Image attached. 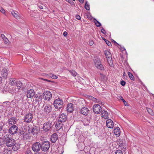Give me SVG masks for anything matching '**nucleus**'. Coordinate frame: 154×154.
<instances>
[{"label":"nucleus","instance_id":"obj_1","mask_svg":"<svg viewBox=\"0 0 154 154\" xmlns=\"http://www.w3.org/2000/svg\"><path fill=\"white\" fill-rule=\"evenodd\" d=\"M9 85L11 86H14L16 89L17 90H15V92H17L18 91L20 90L22 88L23 85V83L21 82L17 81L16 79L14 78H11L10 79Z\"/></svg>","mask_w":154,"mask_h":154},{"label":"nucleus","instance_id":"obj_2","mask_svg":"<svg viewBox=\"0 0 154 154\" xmlns=\"http://www.w3.org/2000/svg\"><path fill=\"white\" fill-rule=\"evenodd\" d=\"M4 139L5 145L8 147H11L15 142V140L11 137V135L9 134L5 135Z\"/></svg>","mask_w":154,"mask_h":154},{"label":"nucleus","instance_id":"obj_3","mask_svg":"<svg viewBox=\"0 0 154 154\" xmlns=\"http://www.w3.org/2000/svg\"><path fill=\"white\" fill-rule=\"evenodd\" d=\"M94 61L95 66L98 69L103 70L104 67L102 64L101 63V62L100 58L96 56L94 57Z\"/></svg>","mask_w":154,"mask_h":154},{"label":"nucleus","instance_id":"obj_4","mask_svg":"<svg viewBox=\"0 0 154 154\" xmlns=\"http://www.w3.org/2000/svg\"><path fill=\"white\" fill-rule=\"evenodd\" d=\"M63 100L60 98H58L55 100L54 102V107L56 109H60L63 106Z\"/></svg>","mask_w":154,"mask_h":154},{"label":"nucleus","instance_id":"obj_5","mask_svg":"<svg viewBox=\"0 0 154 154\" xmlns=\"http://www.w3.org/2000/svg\"><path fill=\"white\" fill-rule=\"evenodd\" d=\"M107 62L110 66H112L113 65V63L112 59V55L110 52L108 50H105L104 51Z\"/></svg>","mask_w":154,"mask_h":154},{"label":"nucleus","instance_id":"obj_6","mask_svg":"<svg viewBox=\"0 0 154 154\" xmlns=\"http://www.w3.org/2000/svg\"><path fill=\"white\" fill-rule=\"evenodd\" d=\"M28 128L29 133L33 135L36 134L40 131L39 128H37L36 126L32 127L31 125L29 126Z\"/></svg>","mask_w":154,"mask_h":154},{"label":"nucleus","instance_id":"obj_7","mask_svg":"<svg viewBox=\"0 0 154 154\" xmlns=\"http://www.w3.org/2000/svg\"><path fill=\"white\" fill-rule=\"evenodd\" d=\"M50 147V143L48 141H45L41 145L42 150L44 152L47 151Z\"/></svg>","mask_w":154,"mask_h":154},{"label":"nucleus","instance_id":"obj_8","mask_svg":"<svg viewBox=\"0 0 154 154\" xmlns=\"http://www.w3.org/2000/svg\"><path fill=\"white\" fill-rule=\"evenodd\" d=\"M43 97L45 100L48 101L52 98V94L50 91H45L43 93Z\"/></svg>","mask_w":154,"mask_h":154},{"label":"nucleus","instance_id":"obj_9","mask_svg":"<svg viewBox=\"0 0 154 154\" xmlns=\"http://www.w3.org/2000/svg\"><path fill=\"white\" fill-rule=\"evenodd\" d=\"M52 124L50 122H47L43 125L44 130L46 132L50 131L52 128Z\"/></svg>","mask_w":154,"mask_h":154},{"label":"nucleus","instance_id":"obj_10","mask_svg":"<svg viewBox=\"0 0 154 154\" xmlns=\"http://www.w3.org/2000/svg\"><path fill=\"white\" fill-rule=\"evenodd\" d=\"M18 127L16 125H13L9 129L8 132L10 134L14 135L17 132Z\"/></svg>","mask_w":154,"mask_h":154},{"label":"nucleus","instance_id":"obj_11","mask_svg":"<svg viewBox=\"0 0 154 154\" xmlns=\"http://www.w3.org/2000/svg\"><path fill=\"white\" fill-rule=\"evenodd\" d=\"M41 144L39 142H36L34 143L32 147V150L35 152H38L40 149Z\"/></svg>","mask_w":154,"mask_h":154},{"label":"nucleus","instance_id":"obj_12","mask_svg":"<svg viewBox=\"0 0 154 154\" xmlns=\"http://www.w3.org/2000/svg\"><path fill=\"white\" fill-rule=\"evenodd\" d=\"M33 115L30 113H28L25 115L24 117V121L27 123L30 122L32 120Z\"/></svg>","mask_w":154,"mask_h":154},{"label":"nucleus","instance_id":"obj_13","mask_svg":"<svg viewBox=\"0 0 154 154\" xmlns=\"http://www.w3.org/2000/svg\"><path fill=\"white\" fill-rule=\"evenodd\" d=\"M101 109L100 106L98 104L94 105L93 106V111L95 113L99 114L100 112L101 111Z\"/></svg>","mask_w":154,"mask_h":154},{"label":"nucleus","instance_id":"obj_14","mask_svg":"<svg viewBox=\"0 0 154 154\" xmlns=\"http://www.w3.org/2000/svg\"><path fill=\"white\" fill-rule=\"evenodd\" d=\"M80 113L85 116L87 115L89 112V110L86 107H83L81 108L79 111Z\"/></svg>","mask_w":154,"mask_h":154},{"label":"nucleus","instance_id":"obj_15","mask_svg":"<svg viewBox=\"0 0 154 154\" xmlns=\"http://www.w3.org/2000/svg\"><path fill=\"white\" fill-rule=\"evenodd\" d=\"M67 116L64 113H62L60 115L58 118V121L60 122H61L63 123L65 122L67 120Z\"/></svg>","mask_w":154,"mask_h":154},{"label":"nucleus","instance_id":"obj_16","mask_svg":"<svg viewBox=\"0 0 154 154\" xmlns=\"http://www.w3.org/2000/svg\"><path fill=\"white\" fill-rule=\"evenodd\" d=\"M106 125L109 128H113L114 126L113 121L110 119H108L106 120Z\"/></svg>","mask_w":154,"mask_h":154},{"label":"nucleus","instance_id":"obj_17","mask_svg":"<svg viewBox=\"0 0 154 154\" xmlns=\"http://www.w3.org/2000/svg\"><path fill=\"white\" fill-rule=\"evenodd\" d=\"M35 92L33 89H30L28 91L27 94V97L29 98H32L35 95Z\"/></svg>","mask_w":154,"mask_h":154},{"label":"nucleus","instance_id":"obj_18","mask_svg":"<svg viewBox=\"0 0 154 154\" xmlns=\"http://www.w3.org/2000/svg\"><path fill=\"white\" fill-rule=\"evenodd\" d=\"M17 121V119L14 117H11L10 119L8 121V122L9 125H14L16 123Z\"/></svg>","mask_w":154,"mask_h":154},{"label":"nucleus","instance_id":"obj_19","mask_svg":"<svg viewBox=\"0 0 154 154\" xmlns=\"http://www.w3.org/2000/svg\"><path fill=\"white\" fill-rule=\"evenodd\" d=\"M1 74L3 78L6 79L8 75V71L6 69L4 68L1 72Z\"/></svg>","mask_w":154,"mask_h":154},{"label":"nucleus","instance_id":"obj_20","mask_svg":"<svg viewBox=\"0 0 154 154\" xmlns=\"http://www.w3.org/2000/svg\"><path fill=\"white\" fill-rule=\"evenodd\" d=\"M63 123L61 122H60L58 121L55 124V127L57 130L58 131L62 128L63 127Z\"/></svg>","mask_w":154,"mask_h":154},{"label":"nucleus","instance_id":"obj_21","mask_svg":"<svg viewBox=\"0 0 154 154\" xmlns=\"http://www.w3.org/2000/svg\"><path fill=\"white\" fill-rule=\"evenodd\" d=\"M44 112H45L49 113L52 110V107L51 105L47 104L44 109Z\"/></svg>","mask_w":154,"mask_h":154},{"label":"nucleus","instance_id":"obj_22","mask_svg":"<svg viewBox=\"0 0 154 154\" xmlns=\"http://www.w3.org/2000/svg\"><path fill=\"white\" fill-rule=\"evenodd\" d=\"M58 139V136L56 133H54L51 136L50 139L51 141L55 143Z\"/></svg>","mask_w":154,"mask_h":154},{"label":"nucleus","instance_id":"obj_23","mask_svg":"<svg viewBox=\"0 0 154 154\" xmlns=\"http://www.w3.org/2000/svg\"><path fill=\"white\" fill-rule=\"evenodd\" d=\"M73 104L72 103L68 104L67 107V112L71 113L73 111Z\"/></svg>","mask_w":154,"mask_h":154},{"label":"nucleus","instance_id":"obj_24","mask_svg":"<svg viewBox=\"0 0 154 154\" xmlns=\"http://www.w3.org/2000/svg\"><path fill=\"white\" fill-rule=\"evenodd\" d=\"M101 116L104 119H107L108 118V112L105 110H103L101 111Z\"/></svg>","mask_w":154,"mask_h":154},{"label":"nucleus","instance_id":"obj_25","mask_svg":"<svg viewBox=\"0 0 154 154\" xmlns=\"http://www.w3.org/2000/svg\"><path fill=\"white\" fill-rule=\"evenodd\" d=\"M114 134L117 136H119L120 134V130L119 127H115L114 130Z\"/></svg>","mask_w":154,"mask_h":154},{"label":"nucleus","instance_id":"obj_26","mask_svg":"<svg viewBox=\"0 0 154 154\" xmlns=\"http://www.w3.org/2000/svg\"><path fill=\"white\" fill-rule=\"evenodd\" d=\"M19 145L17 143H15L11 146L12 149L14 151H16L18 150L19 148Z\"/></svg>","mask_w":154,"mask_h":154},{"label":"nucleus","instance_id":"obj_27","mask_svg":"<svg viewBox=\"0 0 154 154\" xmlns=\"http://www.w3.org/2000/svg\"><path fill=\"white\" fill-rule=\"evenodd\" d=\"M17 13H16L14 11H13L11 12V14L15 18L18 19L19 17V14L17 12Z\"/></svg>","mask_w":154,"mask_h":154},{"label":"nucleus","instance_id":"obj_28","mask_svg":"<svg viewBox=\"0 0 154 154\" xmlns=\"http://www.w3.org/2000/svg\"><path fill=\"white\" fill-rule=\"evenodd\" d=\"M94 21L97 26L99 27L101 26V23L95 19H94Z\"/></svg>","mask_w":154,"mask_h":154},{"label":"nucleus","instance_id":"obj_29","mask_svg":"<svg viewBox=\"0 0 154 154\" xmlns=\"http://www.w3.org/2000/svg\"><path fill=\"white\" fill-rule=\"evenodd\" d=\"M128 73L129 77L131 79L134 81V79L132 74L129 72H128Z\"/></svg>","mask_w":154,"mask_h":154},{"label":"nucleus","instance_id":"obj_30","mask_svg":"<svg viewBox=\"0 0 154 154\" xmlns=\"http://www.w3.org/2000/svg\"><path fill=\"white\" fill-rule=\"evenodd\" d=\"M82 122L85 126H86L88 125L89 122L87 120L85 119L82 121Z\"/></svg>","mask_w":154,"mask_h":154},{"label":"nucleus","instance_id":"obj_31","mask_svg":"<svg viewBox=\"0 0 154 154\" xmlns=\"http://www.w3.org/2000/svg\"><path fill=\"white\" fill-rule=\"evenodd\" d=\"M49 76H50V78L53 79H56L58 78V77L57 76L51 73L49 74Z\"/></svg>","mask_w":154,"mask_h":154},{"label":"nucleus","instance_id":"obj_32","mask_svg":"<svg viewBox=\"0 0 154 154\" xmlns=\"http://www.w3.org/2000/svg\"><path fill=\"white\" fill-rule=\"evenodd\" d=\"M71 75L74 77L77 74V73L74 70H72L70 71Z\"/></svg>","mask_w":154,"mask_h":154},{"label":"nucleus","instance_id":"obj_33","mask_svg":"<svg viewBox=\"0 0 154 154\" xmlns=\"http://www.w3.org/2000/svg\"><path fill=\"white\" fill-rule=\"evenodd\" d=\"M103 40H104L105 42L106 43V44L109 46H110L111 45V43L109 41L107 40L106 39L103 38Z\"/></svg>","mask_w":154,"mask_h":154},{"label":"nucleus","instance_id":"obj_34","mask_svg":"<svg viewBox=\"0 0 154 154\" xmlns=\"http://www.w3.org/2000/svg\"><path fill=\"white\" fill-rule=\"evenodd\" d=\"M85 8L88 11L90 9L89 5L87 4V2H86L85 5Z\"/></svg>","mask_w":154,"mask_h":154},{"label":"nucleus","instance_id":"obj_35","mask_svg":"<svg viewBox=\"0 0 154 154\" xmlns=\"http://www.w3.org/2000/svg\"><path fill=\"white\" fill-rule=\"evenodd\" d=\"M115 154H123V153L122 150H117L115 152Z\"/></svg>","mask_w":154,"mask_h":154},{"label":"nucleus","instance_id":"obj_36","mask_svg":"<svg viewBox=\"0 0 154 154\" xmlns=\"http://www.w3.org/2000/svg\"><path fill=\"white\" fill-rule=\"evenodd\" d=\"M0 11H1L3 14H5V11L4 9L2 7H0Z\"/></svg>","mask_w":154,"mask_h":154},{"label":"nucleus","instance_id":"obj_37","mask_svg":"<svg viewBox=\"0 0 154 154\" xmlns=\"http://www.w3.org/2000/svg\"><path fill=\"white\" fill-rule=\"evenodd\" d=\"M3 40H4L5 44H7L8 43L9 41L7 37H6L5 39H4Z\"/></svg>","mask_w":154,"mask_h":154},{"label":"nucleus","instance_id":"obj_38","mask_svg":"<svg viewBox=\"0 0 154 154\" xmlns=\"http://www.w3.org/2000/svg\"><path fill=\"white\" fill-rule=\"evenodd\" d=\"M25 154H31V151L29 149H27L25 152Z\"/></svg>","mask_w":154,"mask_h":154},{"label":"nucleus","instance_id":"obj_39","mask_svg":"<svg viewBox=\"0 0 154 154\" xmlns=\"http://www.w3.org/2000/svg\"><path fill=\"white\" fill-rule=\"evenodd\" d=\"M125 84H126V82L122 80V81H121V84L122 86H124L125 85Z\"/></svg>","mask_w":154,"mask_h":154},{"label":"nucleus","instance_id":"obj_40","mask_svg":"<svg viewBox=\"0 0 154 154\" xmlns=\"http://www.w3.org/2000/svg\"><path fill=\"white\" fill-rule=\"evenodd\" d=\"M101 32L104 34H105L106 33L105 30L103 28H102L101 29Z\"/></svg>","mask_w":154,"mask_h":154},{"label":"nucleus","instance_id":"obj_41","mask_svg":"<svg viewBox=\"0 0 154 154\" xmlns=\"http://www.w3.org/2000/svg\"><path fill=\"white\" fill-rule=\"evenodd\" d=\"M89 43L90 45L92 46L94 44V42L92 40H90Z\"/></svg>","mask_w":154,"mask_h":154},{"label":"nucleus","instance_id":"obj_42","mask_svg":"<svg viewBox=\"0 0 154 154\" xmlns=\"http://www.w3.org/2000/svg\"><path fill=\"white\" fill-rule=\"evenodd\" d=\"M75 17L76 19L78 20H79L81 19V17L79 15H76Z\"/></svg>","mask_w":154,"mask_h":154},{"label":"nucleus","instance_id":"obj_43","mask_svg":"<svg viewBox=\"0 0 154 154\" xmlns=\"http://www.w3.org/2000/svg\"><path fill=\"white\" fill-rule=\"evenodd\" d=\"M1 37L3 39H5L6 37L5 36V35L3 34H2L1 35Z\"/></svg>","mask_w":154,"mask_h":154},{"label":"nucleus","instance_id":"obj_44","mask_svg":"<svg viewBox=\"0 0 154 154\" xmlns=\"http://www.w3.org/2000/svg\"><path fill=\"white\" fill-rule=\"evenodd\" d=\"M3 126L0 123V132L2 130Z\"/></svg>","mask_w":154,"mask_h":154},{"label":"nucleus","instance_id":"obj_45","mask_svg":"<svg viewBox=\"0 0 154 154\" xmlns=\"http://www.w3.org/2000/svg\"><path fill=\"white\" fill-rule=\"evenodd\" d=\"M63 35L64 36H66L67 35V33L65 31L63 33Z\"/></svg>","mask_w":154,"mask_h":154},{"label":"nucleus","instance_id":"obj_46","mask_svg":"<svg viewBox=\"0 0 154 154\" xmlns=\"http://www.w3.org/2000/svg\"><path fill=\"white\" fill-rule=\"evenodd\" d=\"M92 100L94 101H96L97 102V99L96 98L93 97Z\"/></svg>","mask_w":154,"mask_h":154},{"label":"nucleus","instance_id":"obj_47","mask_svg":"<svg viewBox=\"0 0 154 154\" xmlns=\"http://www.w3.org/2000/svg\"><path fill=\"white\" fill-rule=\"evenodd\" d=\"M66 0L67 1H68L70 3H71V2H71L72 3H73V4L74 3L73 2H72L71 1V0Z\"/></svg>","mask_w":154,"mask_h":154},{"label":"nucleus","instance_id":"obj_48","mask_svg":"<svg viewBox=\"0 0 154 154\" xmlns=\"http://www.w3.org/2000/svg\"><path fill=\"white\" fill-rule=\"evenodd\" d=\"M49 74H46L45 75V76L48 78H50V76H49Z\"/></svg>","mask_w":154,"mask_h":154},{"label":"nucleus","instance_id":"obj_49","mask_svg":"<svg viewBox=\"0 0 154 154\" xmlns=\"http://www.w3.org/2000/svg\"><path fill=\"white\" fill-rule=\"evenodd\" d=\"M122 101L124 102V103L125 104V105L126 106V102L122 98Z\"/></svg>","mask_w":154,"mask_h":154},{"label":"nucleus","instance_id":"obj_50","mask_svg":"<svg viewBox=\"0 0 154 154\" xmlns=\"http://www.w3.org/2000/svg\"><path fill=\"white\" fill-rule=\"evenodd\" d=\"M123 76L124 77H125V76H126L127 77L126 74L125 73V72H124V73H123Z\"/></svg>","mask_w":154,"mask_h":154},{"label":"nucleus","instance_id":"obj_51","mask_svg":"<svg viewBox=\"0 0 154 154\" xmlns=\"http://www.w3.org/2000/svg\"><path fill=\"white\" fill-rule=\"evenodd\" d=\"M79 0V1L80 2L82 3H83L84 2V0Z\"/></svg>","mask_w":154,"mask_h":154},{"label":"nucleus","instance_id":"obj_52","mask_svg":"<svg viewBox=\"0 0 154 154\" xmlns=\"http://www.w3.org/2000/svg\"><path fill=\"white\" fill-rule=\"evenodd\" d=\"M2 82V77L0 76V83H1Z\"/></svg>","mask_w":154,"mask_h":154},{"label":"nucleus","instance_id":"obj_53","mask_svg":"<svg viewBox=\"0 0 154 154\" xmlns=\"http://www.w3.org/2000/svg\"><path fill=\"white\" fill-rule=\"evenodd\" d=\"M43 79V80H44L45 81H48L49 82H51V81H50V80H48L47 79Z\"/></svg>","mask_w":154,"mask_h":154},{"label":"nucleus","instance_id":"obj_54","mask_svg":"<svg viewBox=\"0 0 154 154\" xmlns=\"http://www.w3.org/2000/svg\"><path fill=\"white\" fill-rule=\"evenodd\" d=\"M112 42L113 43H116V44L118 45V44L115 41H114V40H113Z\"/></svg>","mask_w":154,"mask_h":154},{"label":"nucleus","instance_id":"obj_55","mask_svg":"<svg viewBox=\"0 0 154 154\" xmlns=\"http://www.w3.org/2000/svg\"><path fill=\"white\" fill-rule=\"evenodd\" d=\"M147 110L149 113V111H151L150 109L149 108L148 109H147Z\"/></svg>","mask_w":154,"mask_h":154},{"label":"nucleus","instance_id":"obj_56","mask_svg":"<svg viewBox=\"0 0 154 154\" xmlns=\"http://www.w3.org/2000/svg\"><path fill=\"white\" fill-rule=\"evenodd\" d=\"M41 9H42L43 8V7L42 6H41L39 7Z\"/></svg>","mask_w":154,"mask_h":154},{"label":"nucleus","instance_id":"obj_57","mask_svg":"<svg viewBox=\"0 0 154 154\" xmlns=\"http://www.w3.org/2000/svg\"><path fill=\"white\" fill-rule=\"evenodd\" d=\"M34 154H41V153L40 152H38V153H35Z\"/></svg>","mask_w":154,"mask_h":154},{"label":"nucleus","instance_id":"obj_58","mask_svg":"<svg viewBox=\"0 0 154 154\" xmlns=\"http://www.w3.org/2000/svg\"><path fill=\"white\" fill-rule=\"evenodd\" d=\"M122 98H123L122 97H121L120 98V99L122 100Z\"/></svg>","mask_w":154,"mask_h":154},{"label":"nucleus","instance_id":"obj_59","mask_svg":"<svg viewBox=\"0 0 154 154\" xmlns=\"http://www.w3.org/2000/svg\"><path fill=\"white\" fill-rule=\"evenodd\" d=\"M8 103V102H4L3 103V104H5V103Z\"/></svg>","mask_w":154,"mask_h":154},{"label":"nucleus","instance_id":"obj_60","mask_svg":"<svg viewBox=\"0 0 154 154\" xmlns=\"http://www.w3.org/2000/svg\"><path fill=\"white\" fill-rule=\"evenodd\" d=\"M6 151V150H5V151H4V152H5V153H6V152H6V151Z\"/></svg>","mask_w":154,"mask_h":154},{"label":"nucleus","instance_id":"obj_61","mask_svg":"<svg viewBox=\"0 0 154 154\" xmlns=\"http://www.w3.org/2000/svg\"><path fill=\"white\" fill-rule=\"evenodd\" d=\"M101 104H103V102H101Z\"/></svg>","mask_w":154,"mask_h":154},{"label":"nucleus","instance_id":"obj_62","mask_svg":"<svg viewBox=\"0 0 154 154\" xmlns=\"http://www.w3.org/2000/svg\"><path fill=\"white\" fill-rule=\"evenodd\" d=\"M73 0V1H75V0Z\"/></svg>","mask_w":154,"mask_h":154}]
</instances>
